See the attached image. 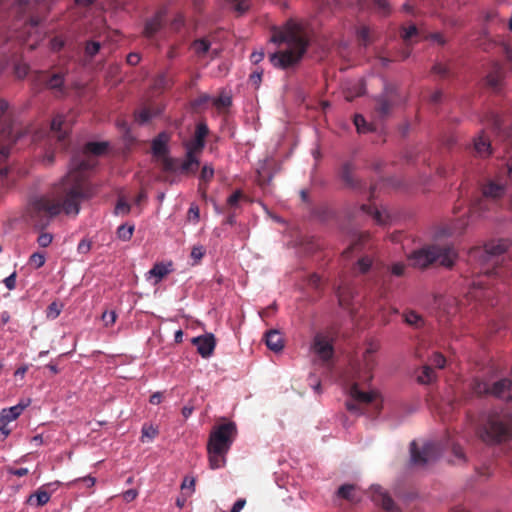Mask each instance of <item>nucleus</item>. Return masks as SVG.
I'll return each mask as SVG.
<instances>
[{
	"instance_id": "1",
	"label": "nucleus",
	"mask_w": 512,
	"mask_h": 512,
	"mask_svg": "<svg viewBox=\"0 0 512 512\" xmlns=\"http://www.w3.org/2000/svg\"><path fill=\"white\" fill-rule=\"evenodd\" d=\"M107 147L106 142H88L82 152L72 157L70 170L59 183L30 199L27 215L35 227L46 228L60 214L78 215L81 201L95 193L88 172L96 166V156L103 155Z\"/></svg>"
},
{
	"instance_id": "2",
	"label": "nucleus",
	"mask_w": 512,
	"mask_h": 512,
	"mask_svg": "<svg viewBox=\"0 0 512 512\" xmlns=\"http://www.w3.org/2000/svg\"><path fill=\"white\" fill-rule=\"evenodd\" d=\"M271 41L286 44V48L270 55L273 66L287 69L300 62L309 45L308 27L305 22L288 20L282 27L274 28Z\"/></svg>"
},
{
	"instance_id": "3",
	"label": "nucleus",
	"mask_w": 512,
	"mask_h": 512,
	"mask_svg": "<svg viewBox=\"0 0 512 512\" xmlns=\"http://www.w3.org/2000/svg\"><path fill=\"white\" fill-rule=\"evenodd\" d=\"M170 136L166 132L159 133L152 140V154L156 158L157 165L161 170L159 180L173 183L183 174L188 173L192 164V142L185 141L186 160L182 161L178 158H172L167 155V144Z\"/></svg>"
},
{
	"instance_id": "4",
	"label": "nucleus",
	"mask_w": 512,
	"mask_h": 512,
	"mask_svg": "<svg viewBox=\"0 0 512 512\" xmlns=\"http://www.w3.org/2000/svg\"><path fill=\"white\" fill-rule=\"evenodd\" d=\"M457 258L458 252L452 244L433 243L411 252L408 261L410 266L418 269H426L435 263L450 269Z\"/></svg>"
},
{
	"instance_id": "5",
	"label": "nucleus",
	"mask_w": 512,
	"mask_h": 512,
	"mask_svg": "<svg viewBox=\"0 0 512 512\" xmlns=\"http://www.w3.org/2000/svg\"><path fill=\"white\" fill-rule=\"evenodd\" d=\"M235 434L234 423L221 424L211 432L207 444L210 468L219 469L225 466L226 455L231 448Z\"/></svg>"
},
{
	"instance_id": "6",
	"label": "nucleus",
	"mask_w": 512,
	"mask_h": 512,
	"mask_svg": "<svg viewBox=\"0 0 512 512\" xmlns=\"http://www.w3.org/2000/svg\"><path fill=\"white\" fill-rule=\"evenodd\" d=\"M508 247L507 240L491 241L485 244L484 247L472 248L469 251V259L480 263V273L502 276L504 271L503 267L499 266V257L508 250Z\"/></svg>"
},
{
	"instance_id": "7",
	"label": "nucleus",
	"mask_w": 512,
	"mask_h": 512,
	"mask_svg": "<svg viewBox=\"0 0 512 512\" xmlns=\"http://www.w3.org/2000/svg\"><path fill=\"white\" fill-rule=\"evenodd\" d=\"M479 436L486 444H499L512 438V420L502 413H489L479 430Z\"/></svg>"
},
{
	"instance_id": "8",
	"label": "nucleus",
	"mask_w": 512,
	"mask_h": 512,
	"mask_svg": "<svg viewBox=\"0 0 512 512\" xmlns=\"http://www.w3.org/2000/svg\"><path fill=\"white\" fill-rule=\"evenodd\" d=\"M350 399L346 408L357 414H367L369 417L377 416L382 409V400L375 391H362L357 383L350 387Z\"/></svg>"
},
{
	"instance_id": "9",
	"label": "nucleus",
	"mask_w": 512,
	"mask_h": 512,
	"mask_svg": "<svg viewBox=\"0 0 512 512\" xmlns=\"http://www.w3.org/2000/svg\"><path fill=\"white\" fill-rule=\"evenodd\" d=\"M471 393L476 396L492 395L507 402H512V381L502 379L492 386L479 378H474L470 384Z\"/></svg>"
},
{
	"instance_id": "10",
	"label": "nucleus",
	"mask_w": 512,
	"mask_h": 512,
	"mask_svg": "<svg viewBox=\"0 0 512 512\" xmlns=\"http://www.w3.org/2000/svg\"><path fill=\"white\" fill-rule=\"evenodd\" d=\"M505 192V185L489 181L487 184L483 185L481 196L471 203L469 213L480 216L485 211H489L492 203L502 198Z\"/></svg>"
},
{
	"instance_id": "11",
	"label": "nucleus",
	"mask_w": 512,
	"mask_h": 512,
	"mask_svg": "<svg viewBox=\"0 0 512 512\" xmlns=\"http://www.w3.org/2000/svg\"><path fill=\"white\" fill-rule=\"evenodd\" d=\"M30 6V0H0V13L9 11L18 18H23L25 33L30 34V29L36 28L42 21L38 15H25Z\"/></svg>"
},
{
	"instance_id": "12",
	"label": "nucleus",
	"mask_w": 512,
	"mask_h": 512,
	"mask_svg": "<svg viewBox=\"0 0 512 512\" xmlns=\"http://www.w3.org/2000/svg\"><path fill=\"white\" fill-rule=\"evenodd\" d=\"M9 104L6 100L0 99V136L4 138L8 145H3L0 148V162L7 159L10 154V147L16 142L13 136V129L7 115Z\"/></svg>"
},
{
	"instance_id": "13",
	"label": "nucleus",
	"mask_w": 512,
	"mask_h": 512,
	"mask_svg": "<svg viewBox=\"0 0 512 512\" xmlns=\"http://www.w3.org/2000/svg\"><path fill=\"white\" fill-rule=\"evenodd\" d=\"M219 53V45H214L210 37L194 40V63H201V66L205 67L209 61L215 59Z\"/></svg>"
},
{
	"instance_id": "14",
	"label": "nucleus",
	"mask_w": 512,
	"mask_h": 512,
	"mask_svg": "<svg viewBox=\"0 0 512 512\" xmlns=\"http://www.w3.org/2000/svg\"><path fill=\"white\" fill-rule=\"evenodd\" d=\"M402 101L398 88L394 85H386L383 93L376 99V111L379 116L386 117Z\"/></svg>"
},
{
	"instance_id": "15",
	"label": "nucleus",
	"mask_w": 512,
	"mask_h": 512,
	"mask_svg": "<svg viewBox=\"0 0 512 512\" xmlns=\"http://www.w3.org/2000/svg\"><path fill=\"white\" fill-rule=\"evenodd\" d=\"M411 461L416 465H424L435 460L440 455V447L437 443L428 442L419 449L416 441L410 444Z\"/></svg>"
},
{
	"instance_id": "16",
	"label": "nucleus",
	"mask_w": 512,
	"mask_h": 512,
	"mask_svg": "<svg viewBox=\"0 0 512 512\" xmlns=\"http://www.w3.org/2000/svg\"><path fill=\"white\" fill-rule=\"evenodd\" d=\"M71 124L67 116L57 114L51 121V137L55 138L62 149L67 146L66 139Z\"/></svg>"
},
{
	"instance_id": "17",
	"label": "nucleus",
	"mask_w": 512,
	"mask_h": 512,
	"mask_svg": "<svg viewBox=\"0 0 512 512\" xmlns=\"http://www.w3.org/2000/svg\"><path fill=\"white\" fill-rule=\"evenodd\" d=\"M217 345V339L213 333L206 332L203 335L194 337V346L197 353L204 359L213 356Z\"/></svg>"
},
{
	"instance_id": "18",
	"label": "nucleus",
	"mask_w": 512,
	"mask_h": 512,
	"mask_svg": "<svg viewBox=\"0 0 512 512\" xmlns=\"http://www.w3.org/2000/svg\"><path fill=\"white\" fill-rule=\"evenodd\" d=\"M210 136H212V134L205 121H200L196 124L194 127V167L199 166L200 163L196 157L203 151L207 143V138Z\"/></svg>"
},
{
	"instance_id": "19",
	"label": "nucleus",
	"mask_w": 512,
	"mask_h": 512,
	"mask_svg": "<svg viewBox=\"0 0 512 512\" xmlns=\"http://www.w3.org/2000/svg\"><path fill=\"white\" fill-rule=\"evenodd\" d=\"M312 350L324 361H329L334 354V349L331 341L323 334L318 333L315 335Z\"/></svg>"
},
{
	"instance_id": "20",
	"label": "nucleus",
	"mask_w": 512,
	"mask_h": 512,
	"mask_svg": "<svg viewBox=\"0 0 512 512\" xmlns=\"http://www.w3.org/2000/svg\"><path fill=\"white\" fill-rule=\"evenodd\" d=\"M371 498L376 505H380L387 512H400L393 499L380 487H371Z\"/></svg>"
},
{
	"instance_id": "21",
	"label": "nucleus",
	"mask_w": 512,
	"mask_h": 512,
	"mask_svg": "<svg viewBox=\"0 0 512 512\" xmlns=\"http://www.w3.org/2000/svg\"><path fill=\"white\" fill-rule=\"evenodd\" d=\"M40 80L45 84V87L57 92H63L65 72L58 71L55 73L42 72Z\"/></svg>"
},
{
	"instance_id": "22",
	"label": "nucleus",
	"mask_w": 512,
	"mask_h": 512,
	"mask_svg": "<svg viewBox=\"0 0 512 512\" xmlns=\"http://www.w3.org/2000/svg\"><path fill=\"white\" fill-rule=\"evenodd\" d=\"M165 21V14L162 11L157 12L152 18L145 22L143 34L148 39L154 36L162 29Z\"/></svg>"
},
{
	"instance_id": "23",
	"label": "nucleus",
	"mask_w": 512,
	"mask_h": 512,
	"mask_svg": "<svg viewBox=\"0 0 512 512\" xmlns=\"http://www.w3.org/2000/svg\"><path fill=\"white\" fill-rule=\"evenodd\" d=\"M30 405V400L20 401L17 405L10 408H4L0 412V424H8L11 421L16 420L24 411L26 407Z\"/></svg>"
},
{
	"instance_id": "24",
	"label": "nucleus",
	"mask_w": 512,
	"mask_h": 512,
	"mask_svg": "<svg viewBox=\"0 0 512 512\" xmlns=\"http://www.w3.org/2000/svg\"><path fill=\"white\" fill-rule=\"evenodd\" d=\"M214 173V168L210 164L203 165L200 170V173L198 175V192L203 198L206 197L207 187L209 183L213 180Z\"/></svg>"
},
{
	"instance_id": "25",
	"label": "nucleus",
	"mask_w": 512,
	"mask_h": 512,
	"mask_svg": "<svg viewBox=\"0 0 512 512\" xmlns=\"http://www.w3.org/2000/svg\"><path fill=\"white\" fill-rule=\"evenodd\" d=\"M336 295L339 305L345 309H348L354 297V289L350 284L342 282L337 287Z\"/></svg>"
},
{
	"instance_id": "26",
	"label": "nucleus",
	"mask_w": 512,
	"mask_h": 512,
	"mask_svg": "<svg viewBox=\"0 0 512 512\" xmlns=\"http://www.w3.org/2000/svg\"><path fill=\"white\" fill-rule=\"evenodd\" d=\"M172 271V263L158 262L148 271L147 279L154 278V284L159 283Z\"/></svg>"
},
{
	"instance_id": "27",
	"label": "nucleus",
	"mask_w": 512,
	"mask_h": 512,
	"mask_svg": "<svg viewBox=\"0 0 512 512\" xmlns=\"http://www.w3.org/2000/svg\"><path fill=\"white\" fill-rule=\"evenodd\" d=\"M473 148L479 157H487L491 154V144L482 131L473 141Z\"/></svg>"
},
{
	"instance_id": "28",
	"label": "nucleus",
	"mask_w": 512,
	"mask_h": 512,
	"mask_svg": "<svg viewBox=\"0 0 512 512\" xmlns=\"http://www.w3.org/2000/svg\"><path fill=\"white\" fill-rule=\"evenodd\" d=\"M265 341L267 347L274 352H279L284 347L282 335L277 330L268 331L265 335Z\"/></svg>"
},
{
	"instance_id": "29",
	"label": "nucleus",
	"mask_w": 512,
	"mask_h": 512,
	"mask_svg": "<svg viewBox=\"0 0 512 512\" xmlns=\"http://www.w3.org/2000/svg\"><path fill=\"white\" fill-rule=\"evenodd\" d=\"M356 37L360 46L367 47L375 39L374 32L369 26L361 25L356 29Z\"/></svg>"
},
{
	"instance_id": "30",
	"label": "nucleus",
	"mask_w": 512,
	"mask_h": 512,
	"mask_svg": "<svg viewBox=\"0 0 512 512\" xmlns=\"http://www.w3.org/2000/svg\"><path fill=\"white\" fill-rule=\"evenodd\" d=\"M251 0H224V7L230 11L243 15L250 9Z\"/></svg>"
},
{
	"instance_id": "31",
	"label": "nucleus",
	"mask_w": 512,
	"mask_h": 512,
	"mask_svg": "<svg viewBox=\"0 0 512 512\" xmlns=\"http://www.w3.org/2000/svg\"><path fill=\"white\" fill-rule=\"evenodd\" d=\"M503 79V68L500 64L495 63L493 70L487 75L486 81L488 86L493 89H497Z\"/></svg>"
},
{
	"instance_id": "32",
	"label": "nucleus",
	"mask_w": 512,
	"mask_h": 512,
	"mask_svg": "<svg viewBox=\"0 0 512 512\" xmlns=\"http://www.w3.org/2000/svg\"><path fill=\"white\" fill-rule=\"evenodd\" d=\"M436 379V372L431 365H423L418 374L417 381L420 384H430Z\"/></svg>"
},
{
	"instance_id": "33",
	"label": "nucleus",
	"mask_w": 512,
	"mask_h": 512,
	"mask_svg": "<svg viewBox=\"0 0 512 512\" xmlns=\"http://www.w3.org/2000/svg\"><path fill=\"white\" fill-rule=\"evenodd\" d=\"M50 493H48L46 490L43 489V487L39 488L34 494H31L28 499L27 503L33 504V501H36L37 506H43L50 500Z\"/></svg>"
},
{
	"instance_id": "34",
	"label": "nucleus",
	"mask_w": 512,
	"mask_h": 512,
	"mask_svg": "<svg viewBox=\"0 0 512 512\" xmlns=\"http://www.w3.org/2000/svg\"><path fill=\"white\" fill-rule=\"evenodd\" d=\"M340 176L342 181L348 186V187H355L356 182L353 178V167L350 163H345L340 172Z\"/></svg>"
},
{
	"instance_id": "35",
	"label": "nucleus",
	"mask_w": 512,
	"mask_h": 512,
	"mask_svg": "<svg viewBox=\"0 0 512 512\" xmlns=\"http://www.w3.org/2000/svg\"><path fill=\"white\" fill-rule=\"evenodd\" d=\"M361 210L364 213L371 215L378 224L385 223L383 213L376 206H373L371 204H363L361 205Z\"/></svg>"
},
{
	"instance_id": "36",
	"label": "nucleus",
	"mask_w": 512,
	"mask_h": 512,
	"mask_svg": "<svg viewBox=\"0 0 512 512\" xmlns=\"http://www.w3.org/2000/svg\"><path fill=\"white\" fill-rule=\"evenodd\" d=\"M365 92V88L362 82H357L354 84L353 89H347L344 92L345 99L349 102L353 101L356 97L363 95Z\"/></svg>"
},
{
	"instance_id": "37",
	"label": "nucleus",
	"mask_w": 512,
	"mask_h": 512,
	"mask_svg": "<svg viewBox=\"0 0 512 512\" xmlns=\"http://www.w3.org/2000/svg\"><path fill=\"white\" fill-rule=\"evenodd\" d=\"M244 199V195L241 190L234 191L228 198H227V206L229 210L235 211L239 208L240 201Z\"/></svg>"
},
{
	"instance_id": "38",
	"label": "nucleus",
	"mask_w": 512,
	"mask_h": 512,
	"mask_svg": "<svg viewBox=\"0 0 512 512\" xmlns=\"http://www.w3.org/2000/svg\"><path fill=\"white\" fill-rule=\"evenodd\" d=\"M232 104V98L229 95H220L212 100V105L219 111L227 109Z\"/></svg>"
},
{
	"instance_id": "39",
	"label": "nucleus",
	"mask_w": 512,
	"mask_h": 512,
	"mask_svg": "<svg viewBox=\"0 0 512 512\" xmlns=\"http://www.w3.org/2000/svg\"><path fill=\"white\" fill-rule=\"evenodd\" d=\"M134 232V225H120L117 229V236L122 241H129Z\"/></svg>"
},
{
	"instance_id": "40",
	"label": "nucleus",
	"mask_w": 512,
	"mask_h": 512,
	"mask_svg": "<svg viewBox=\"0 0 512 512\" xmlns=\"http://www.w3.org/2000/svg\"><path fill=\"white\" fill-rule=\"evenodd\" d=\"M169 86H170V80L167 78L166 75L161 74L154 79L152 88L155 92H162L164 89L168 88Z\"/></svg>"
},
{
	"instance_id": "41",
	"label": "nucleus",
	"mask_w": 512,
	"mask_h": 512,
	"mask_svg": "<svg viewBox=\"0 0 512 512\" xmlns=\"http://www.w3.org/2000/svg\"><path fill=\"white\" fill-rule=\"evenodd\" d=\"M420 32L415 25H410L409 27H402L401 29V38L405 43H408L412 40L413 37L419 36Z\"/></svg>"
},
{
	"instance_id": "42",
	"label": "nucleus",
	"mask_w": 512,
	"mask_h": 512,
	"mask_svg": "<svg viewBox=\"0 0 512 512\" xmlns=\"http://www.w3.org/2000/svg\"><path fill=\"white\" fill-rule=\"evenodd\" d=\"M160 113V110L159 109H152L150 107H145L143 108L138 114H137V121L139 123H145L147 122L149 119H151L153 116L157 115Z\"/></svg>"
},
{
	"instance_id": "43",
	"label": "nucleus",
	"mask_w": 512,
	"mask_h": 512,
	"mask_svg": "<svg viewBox=\"0 0 512 512\" xmlns=\"http://www.w3.org/2000/svg\"><path fill=\"white\" fill-rule=\"evenodd\" d=\"M376 351V347H372L370 346L369 348L366 349L365 353H364V364H365V368L370 372L374 366H375V360H374V357H373V354L375 353Z\"/></svg>"
},
{
	"instance_id": "44",
	"label": "nucleus",
	"mask_w": 512,
	"mask_h": 512,
	"mask_svg": "<svg viewBox=\"0 0 512 512\" xmlns=\"http://www.w3.org/2000/svg\"><path fill=\"white\" fill-rule=\"evenodd\" d=\"M353 122L359 133H366L370 131V126L368 125V123L366 122L365 118L362 115L356 114L354 116Z\"/></svg>"
},
{
	"instance_id": "45",
	"label": "nucleus",
	"mask_w": 512,
	"mask_h": 512,
	"mask_svg": "<svg viewBox=\"0 0 512 512\" xmlns=\"http://www.w3.org/2000/svg\"><path fill=\"white\" fill-rule=\"evenodd\" d=\"M131 210V206L127 203V201L120 197L115 206V214L116 215H127Z\"/></svg>"
},
{
	"instance_id": "46",
	"label": "nucleus",
	"mask_w": 512,
	"mask_h": 512,
	"mask_svg": "<svg viewBox=\"0 0 512 512\" xmlns=\"http://www.w3.org/2000/svg\"><path fill=\"white\" fill-rule=\"evenodd\" d=\"M212 100L213 99L206 93H202L197 97H194V110L196 108L205 107L209 103H212Z\"/></svg>"
},
{
	"instance_id": "47",
	"label": "nucleus",
	"mask_w": 512,
	"mask_h": 512,
	"mask_svg": "<svg viewBox=\"0 0 512 512\" xmlns=\"http://www.w3.org/2000/svg\"><path fill=\"white\" fill-rule=\"evenodd\" d=\"M452 453L456 458V460L454 461L455 464H461V463L466 462L465 453L460 445L453 444L452 445Z\"/></svg>"
},
{
	"instance_id": "48",
	"label": "nucleus",
	"mask_w": 512,
	"mask_h": 512,
	"mask_svg": "<svg viewBox=\"0 0 512 512\" xmlns=\"http://www.w3.org/2000/svg\"><path fill=\"white\" fill-rule=\"evenodd\" d=\"M406 265L403 262H395L389 267L391 275L402 277L405 273Z\"/></svg>"
},
{
	"instance_id": "49",
	"label": "nucleus",
	"mask_w": 512,
	"mask_h": 512,
	"mask_svg": "<svg viewBox=\"0 0 512 512\" xmlns=\"http://www.w3.org/2000/svg\"><path fill=\"white\" fill-rule=\"evenodd\" d=\"M374 7L376 11L383 16L390 13V6L386 0H374Z\"/></svg>"
},
{
	"instance_id": "50",
	"label": "nucleus",
	"mask_w": 512,
	"mask_h": 512,
	"mask_svg": "<svg viewBox=\"0 0 512 512\" xmlns=\"http://www.w3.org/2000/svg\"><path fill=\"white\" fill-rule=\"evenodd\" d=\"M372 266V260L369 257H362L358 260L356 268L360 273H366Z\"/></svg>"
},
{
	"instance_id": "51",
	"label": "nucleus",
	"mask_w": 512,
	"mask_h": 512,
	"mask_svg": "<svg viewBox=\"0 0 512 512\" xmlns=\"http://www.w3.org/2000/svg\"><path fill=\"white\" fill-rule=\"evenodd\" d=\"M102 321L104 322V325L106 327H109V326H112L115 322H116V319H117V314L114 310H111V311H104L102 313Z\"/></svg>"
},
{
	"instance_id": "52",
	"label": "nucleus",
	"mask_w": 512,
	"mask_h": 512,
	"mask_svg": "<svg viewBox=\"0 0 512 512\" xmlns=\"http://www.w3.org/2000/svg\"><path fill=\"white\" fill-rule=\"evenodd\" d=\"M432 72L439 75L441 78H447L450 76V70L447 65L436 63L432 67Z\"/></svg>"
},
{
	"instance_id": "53",
	"label": "nucleus",
	"mask_w": 512,
	"mask_h": 512,
	"mask_svg": "<svg viewBox=\"0 0 512 512\" xmlns=\"http://www.w3.org/2000/svg\"><path fill=\"white\" fill-rule=\"evenodd\" d=\"M354 490L353 485L345 484L339 487L338 489V496L341 498L352 500V492Z\"/></svg>"
},
{
	"instance_id": "54",
	"label": "nucleus",
	"mask_w": 512,
	"mask_h": 512,
	"mask_svg": "<svg viewBox=\"0 0 512 512\" xmlns=\"http://www.w3.org/2000/svg\"><path fill=\"white\" fill-rule=\"evenodd\" d=\"M29 262L35 268H40L45 264V255L42 253H38V252L33 253L30 256Z\"/></svg>"
},
{
	"instance_id": "55",
	"label": "nucleus",
	"mask_w": 512,
	"mask_h": 512,
	"mask_svg": "<svg viewBox=\"0 0 512 512\" xmlns=\"http://www.w3.org/2000/svg\"><path fill=\"white\" fill-rule=\"evenodd\" d=\"M100 50V43L96 41H88L85 46V53L89 57L95 56Z\"/></svg>"
},
{
	"instance_id": "56",
	"label": "nucleus",
	"mask_w": 512,
	"mask_h": 512,
	"mask_svg": "<svg viewBox=\"0 0 512 512\" xmlns=\"http://www.w3.org/2000/svg\"><path fill=\"white\" fill-rule=\"evenodd\" d=\"M158 435L157 428L153 427L152 425H144L142 428V439L149 438L153 439Z\"/></svg>"
},
{
	"instance_id": "57",
	"label": "nucleus",
	"mask_w": 512,
	"mask_h": 512,
	"mask_svg": "<svg viewBox=\"0 0 512 512\" xmlns=\"http://www.w3.org/2000/svg\"><path fill=\"white\" fill-rule=\"evenodd\" d=\"M405 322L409 325H415L418 326L420 322H422L421 317L416 314L415 312H408L404 315Z\"/></svg>"
},
{
	"instance_id": "58",
	"label": "nucleus",
	"mask_w": 512,
	"mask_h": 512,
	"mask_svg": "<svg viewBox=\"0 0 512 512\" xmlns=\"http://www.w3.org/2000/svg\"><path fill=\"white\" fill-rule=\"evenodd\" d=\"M431 364L437 368H443L446 363L445 357L440 353H434L431 357Z\"/></svg>"
},
{
	"instance_id": "59",
	"label": "nucleus",
	"mask_w": 512,
	"mask_h": 512,
	"mask_svg": "<svg viewBox=\"0 0 512 512\" xmlns=\"http://www.w3.org/2000/svg\"><path fill=\"white\" fill-rule=\"evenodd\" d=\"M53 236L50 233L43 232L39 235L37 242L41 247H47L51 244Z\"/></svg>"
},
{
	"instance_id": "60",
	"label": "nucleus",
	"mask_w": 512,
	"mask_h": 512,
	"mask_svg": "<svg viewBox=\"0 0 512 512\" xmlns=\"http://www.w3.org/2000/svg\"><path fill=\"white\" fill-rule=\"evenodd\" d=\"M59 314H60V308H59L58 304L56 302L51 303L48 306L47 316L52 319H55L59 316Z\"/></svg>"
},
{
	"instance_id": "61",
	"label": "nucleus",
	"mask_w": 512,
	"mask_h": 512,
	"mask_svg": "<svg viewBox=\"0 0 512 512\" xmlns=\"http://www.w3.org/2000/svg\"><path fill=\"white\" fill-rule=\"evenodd\" d=\"M362 242V238L357 239L353 244H351L346 250L343 251V256L348 258L353 251L360 248Z\"/></svg>"
},
{
	"instance_id": "62",
	"label": "nucleus",
	"mask_w": 512,
	"mask_h": 512,
	"mask_svg": "<svg viewBox=\"0 0 512 512\" xmlns=\"http://www.w3.org/2000/svg\"><path fill=\"white\" fill-rule=\"evenodd\" d=\"M141 60V57L136 52H131L127 55L126 61L129 65L135 66L137 65Z\"/></svg>"
},
{
	"instance_id": "63",
	"label": "nucleus",
	"mask_w": 512,
	"mask_h": 512,
	"mask_svg": "<svg viewBox=\"0 0 512 512\" xmlns=\"http://www.w3.org/2000/svg\"><path fill=\"white\" fill-rule=\"evenodd\" d=\"M308 284L315 288V289H318L320 287V284H321V278L319 275L317 274H312L309 276L308 278Z\"/></svg>"
},
{
	"instance_id": "64",
	"label": "nucleus",
	"mask_w": 512,
	"mask_h": 512,
	"mask_svg": "<svg viewBox=\"0 0 512 512\" xmlns=\"http://www.w3.org/2000/svg\"><path fill=\"white\" fill-rule=\"evenodd\" d=\"M50 44L53 51H60L64 46V41L59 37H55L51 40Z\"/></svg>"
}]
</instances>
